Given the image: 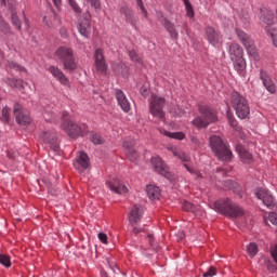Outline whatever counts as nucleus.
<instances>
[{
  "label": "nucleus",
  "mask_w": 277,
  "mask_h": 277,
  "mask_svg": "<svg viewBox=\"0 0 277 277\" xmlns=\"http://www.w3.org/2000/svg\"><path fill=\"white\" fill-rule=\"evenodd\" d=\"M94 64L100 75H107V63L105 62V55L102 49L95 50Z\"/></svg>",
  "instance_id": "obj_16"
},
{
  "label": "nucleus",
  "mask_w": 277,
  "mask_h": 277,
  "mask_svg": "<svg viewBox=\"0 0 277 277\" xmlns=\"http://www.w3.org/2000/svg\"><path fill=\"white\" fill-rule=\"evenodd\" d=\"M269 252H271V256H272L273 261L277 265V243L271 246Z\"/></svg>",
  "instance_id": "obj_48"
},
{
  "label": "nucleus",
  "mask_w": 277,
  "mask_h": 277,
  "mask_svg": "<svg viewBox=\"0 0 277 277\" xmlns=\"http://www.w3.org/2000/svg\"><path fill=\"white\" fill-rule=\"evenodd\" d=\"M269 222H272L275 226H277V213L276 212H272L269 215Z\"/></svg>",
  "instance_id": "obj_53"
},
{
  "label": "nucleus",
  "mask_w": 277,
  "mask_h": 277,
  "mask_svg": "<svg viewBox=\"0 0 277 277\" xmlns=\"http://www.w3.org/2000/svg\"><path fill=\"white\" fill-rule=\"evenodd\" d=\"M97 237L102 243H107V234L100 233Z\"/></svg>",
  "instance_id": "obj_54"
},
{
  "label": "nucleus",
  "mask_w": 277,
  "mask_h": 277,
  "mask_svg": "<svg viewBox=\"0 0 277 277\" xmlns=\"http://www.w3.org/2000/svg\"><path fill=\"white\" fill-rule=\"evenodd\" d=\"M24 81L22 79H10L9 80V85H11V88H17L18 90H21V88H23Z\"/></svg>",
  "instance_id": "obj_46"
},
{
  "label": "nucleus",
  "mask_w": 277,
  "mask_h": 277,
  "mask_svg": "<svg viewBox=\"0 0 277 277\" xmlns=\"http://www.w3.org/2000/svg\"><path fill=\"white\" fill-rule=\"evenodd\" d=\"M13 114L17 124H31V117L23 111V106L18 102L14 104Z\"/></svg>",
  "instance_id": "obj_15"
},
{
  "label": "nucleus",
  "mask_w": 277,
  "mask_h": 277,
  "mask_svg": "<svg viewBox=\"0 0 277 277\" xmlns=\"http://www.w3.org/2000/svg\"><path fill=\"white\" fill-rule=\"evenodd\" d=\"M196 175H197V176H200V173L196 172Z\"/></svg>",
  "instance_id": "obj_60"
},
{
  "label": "nucleus",
  "mask_w": 277,
  "mask_h": 277,
  "mask_svg": "<svg viewBox=\"0 0 277 277\" xmlns=\"http://www.w3.org/2000/svg\"><path fill=\"white\" fill-rule=\"evenodd\" d=\"M247 252L249 254V256H251V259H254V256H256V254H259V246L256 245V242H251L247 246Z\"/></svg>",
  "instance_id": "obj_33"
},
{
  "label": "nucleus",
  "mask_w": 277,
  "mask_h": 277,
  "mask_svg": "<svg viewBox=\"0 0 277 277\" xmlns=\"http://www.w3.org/2000/svg\"><path fill=\"white\" fill-rule=\"evenodd\" d=\"M0 120L2 122H10V107L5 106L2 108Z\"/></svg>",
  "instance_id": "obj_40"
},
{
  "label": "nucleus",
  "mask_w": 277,
  "mask_h": 277,
  "mask_svg": "<svg viewBox=\"0 0 277 277\" xmlns=\"http://www.w3.org/2000/svg\"><path fill=\"white\" fill-rule=\"evenodd\" d=\"M184 168H186L187 172H190V174H194V170L187 166V163H184Z\"/></svg>",
  "instance_id": "obj_58"
},
{
  "label": "nucleus",
  "mask_w": 277,
  "mask_h": 277,
  "mask_svg": "<svg viewBox=\"0 0 277 277\" xmlns=\"http://www.w3.org/2000/svg\"><path fill=\"white\" fill-rule=\"evenodd\" d=\"M146 192L150 200H159V196H161V189L158 186L147 185Z\"/></svg>",
  "instance_id": "obj_29"
},
{
  "label": "nucleus",
  "mask_w": 277,
  "mask_h": 277,
  "mask_svg": "<svg viewBox=\"0 0 277 277\" xmlns=\"http://www.w3.org/2000/svg\"><path fill=\"white\" fill-rule=\"evenodd\" d=\"M172 153L174 157H177V159H181L184 163H187L189 161V155L185 154V151H181L177 148H172Z\"/></svg>",
  "instance_id": "obj_32"
},
{
  "label": "nucleus",
  "mask_w": 277,
  "mask_h": 277,
  "mask_svg": "<svg viewBox=\"0 0 277 277\" xmlns=\"http://www.w3.org/2000/svg\"><path fill=\"white\" fill-rule=\"evenodd\" d=\"M200 116H197L192 121L193 127L197 129H207L212 122H217V113L209 105H198Z\"/></svg>",
  "instance_id": "obj_3"
},
{
  "label": "nucleus",
  "mask_w": 277,
  "mask_h": 277,
  "mask_svg": "<svg viewBox=\"0 0 277 277\" xmlns=\"http://www.w3.org/2000/svg\"><path fill=\"white\" fill-rule=\"evenodd\" d=\"M227 119L228 124L233 127L235 131H241V128L239 127V123L237 122V119H235V116H233V114L227 113Z\"/></svg>",
  "instance_id": "obj_34"
},
{
  "label": "nucleus",
  "mask_w": 277,
  "mask_h": 277,
  "mask_svg": "<svg viewBox=\"0 0 277 277\" xmlns=\"http://www.w3.org/2000/svg\"><path fill=\"white\" fill-rule=\"evenodd\" d=\"M67 2L72 12H75L77 15L81 14L82 10L81 6H79V3H77V0H67Z\"/></svg>",
  "instance_id": "obj_39"
},
{
  "label": "nucleus",
  "mask_w": 277,
  "mask_h": 277,
  "mask_svg": "<svg viewBox=\"0 0 277 277\" xmlns=\"http://www.w3.org/2000/svg\"><path fill=\"white\" fill-rule=\"evenodd\" d=\"M128 55H129L131 62H135V63L142 62V57H140V54H137V52L135 50H130L128 52Z\"/></svg>",
  "instance_id": "obj_45"
},
{
  "label": "nucleus",
  "mask_w": 277,
  "mask_h": 277,
  "mask_svg": "<svg viewBox=\"0 0 277 277\" xmlns=\"http://www.w3.org/2000/svg\"><path fill=\"white\" fill-rule=\"evenodd\" d=\"M182 209L183 211H188L190 213H194V215H202V208L189 201H184L182 205Z\"/></svg>",
  "instance_id": "obj_28"
},
{
  "label": "nucleus",
  "mask_w": 277,
  "mask_h": 277,
  "mask_svg": "<svg viewBox=\"0 0 277 277\" xmlns=\"http://www.w3.org/2000/svg\"><path fill=\"white\" fill-rule=\"evenodd\" d=\"M183 3L185 5L186 16H188V18H194L195 13H194V6L192 5V2H189V0H183Z\"/></svg>",
  "instance_id": "obj_35"
},
{
  "label": "nucleus",
  "mask_w": 277,
  "mask_h": 277,
  "mask_svg": "<svg viewBox=\"0 0 277 277\" xmlns=\"http://www.w3.org/2000/svg\"><path fill=\"white\" fill-rule=\"evenodd\" d=\"M77 29L83 38H90V34H92V15L90 11H85L82 14V17L78 21Z\"/></svg>",
  "instance_id": "obj_11"
},
{
  "label": "nucleus",
  "mask_w": 277,
  "mask_h": 277,
  "mask_svg": "<svg viewBox=\"0 0 277 277\" xmlns=\"http://www.w3.org/2000/svg\"><path fill=\"white\" fill-rule=\"evenodd\" d=\"M115 97L122 111L129 114V111H131V103L127 98V94H124V91L120 89H115Z\"/></svg>",
  "instance_id": "obj_17"
},
{
  "label": "nucleus",
  "mask_w": 277,
  "mask_h": 277,
  "mask_svg": "<svg viewBox=\"0 0 277 277\" xmlns=\"http://www.w3.org/2000/svg\"><path fill=\"white\" fill-rule=\"evenodd\" d=\"M0 31L2 34H10V24L3 19V17L0 16Z\"/></svg>",
  "instance_id": "obj_42"
},
{
  "label": "nucleus",
  "mask_w": 277,
  "mask_h": 277,
  "mask_svg": "<svg viewBox=\"0 0 277 277\" xmlns=\"http://www.w3.org/2000/svg\"><path fill=\"white\" fill-rule=\"evenodd\" d=\"M53 3L57 10H60V8H62V0H53Z\"/></svg>",
  "instance_id": "obj_57"
},
{
  "label": "nucleus",
  "mask_w": 277,
  "mask_h": 277,
  "mask_svg": "<svg viewBox=\"0 0 277 277\" xmlns=\"http://www.w3.org/2000/svg\"><path fill=\"white\" fill-rule=\"evenodd\" d=\"M255 196L259 200H262L263 205H265L267 209H271V210L277 209L276 199H274V196H272L269 190L265 188H258L255 190Z\"/></svg>",
  "instance_id": "obj_13"
},
{
  "label": "nucleus",
  "mask_w": 277,
  "mask_h": 277,
  "mask_svg": "<svg viewBox=\"0 0 277 277\" xmlns=\"http://www.w3.org/2000/svg\"><path fill=\"white\" fill-rule=\"evenodd\" d=\"M166 135V137H170L171 140H185V133L183 132H169L167 130L161 131Z\"/></svg>",
  "instance_id": "obj_31"
},
{
  "label": "nucleus",
  "mask_w": 277,
  "mask_h": 277,
  "mask_svg": "<svg viewBox=\"0 0 277 277\" xmlns=\"http://www.w3.org/2000/svg\"><path fill=\"white\" fill-rule=\"evenodd\" d=\"M140 92L144 98L148 97V95L150 94V90L146 85L141 87Z\"/></svg>",
  "instance_id": "obj_50"
},
{
  "label": "nucleus",
  "mask_w": 277,
  "mask_h": 277,
  "mask_svg": "<svg viewBox=\"0 0 277 277\" xmlns=\"http://www.w3.org/2000/svg\"><path fill=\"white\" fill-rule=\"evenodd\" d=\"M230 105L240 120H246L250 116V104L241 93L234 91L230 94Z\"/></svg>",
  "instance_id": "obj_5"
},
{
  "label": "nucleus",
  "mask_w": 277,
  "mask_h": 277,
  "mask_svg": "<svg viewBox=\"0 0 277 277\" xmlns=\"http://www.w3.org/2000/svg\"><path fill=\"white\" fill-rule=\"evenodd\" d=\"M120 14H122L126 18V23L131 24L133 27H137V17L133 15V11L129 9L127 5H122L119 10Z\"/></svg>",
  "instance_id": "obj_23"
},
{
  "label": "nucleus",
  "mask_w": 277,
  "mask_h": 277,
  "mask_svg": "<svg viewBox=\"0 0 277 277\" xmlns=\"http://www.w3.org/2000/svg\"><path fill=\"white\" fill-rule=\"evenodd\" d=\"M216 274H217V271L215 269V267L210 266L209 269L203 273V277H213Z\"/></svg>",
  "instance_id": "obj_49"
},
{
  "label": "nucleus",
  "mask_w": 277,
  "mask_h": 277,
  "mask_svg": "<svg viewBox=\"0 0 277 277\" xmlns=\"http://www.w3.org/2000/svg\"><path fill=\"white\" fill-rule=\"evenodd\" d=\"M260 79L269 94H276V84L274 83V80H272L269 75H267L263 69L260 71Z\"/></svg>",
  "instance_id": "obj_21"
},
{
  "label": "nucleus",
  "mask_w": 277,
  "mask_h": 277,
  "mask_svg": "<svg viewBox=\"0 0 277 277\" xmlns=\"http://www.w3.org/2000/svg\"><path fill=\"white\" fill-rule=\"evenodd\" d=\"M206 39L212 47H220L222 44V32L219 28L208 26L205 29Z\"/></svg>",
  "instance_id": "obj_14"
},
{
  "label": "nucleus",
  "mask_w": 277,
  "mask_h": 277,
  "mask_svg": "<svg viewBox=\"0 0 277 277\" xmlns=\"http://www.w3.org/2000/svg\"><path fill=\"white\" fill-rule=\"evenodd\" d=\"M209 146L219 161H225V163H230V161H233V150H230V145L224 143V140L220 136H210Z\"/></svg>",
  "instance_id": "obj_1"
},
{
  "label": "nucleus",
  "mask_w": 277,
  "mask_h": 277,
  "mask_svg": "<svg viewBox=\"0 0 277 277\" xmlns=\"http://www.w3.org/2000/svg\"><path fill=\"white\" fill-rule=\"evenodd\" d=\"M190 141H192L193 144H196V146H200V141L198 140V137L192 136Z\"/></svg>",
  "instance_id": "obj_56"
},
{
  "label": "nucleus",
  "mask_w": 277,
  "mask_h": 277,
  "mask_svg": "<svg viewBox=\"0 0 277 277\" xmlns=\"http://www.w3.org/2000/svg\"><path fill=\"white\" fill-rule=\"evenodd\" d=\"M11 21H12V25H14V27H16V29H18V31H21V29H23V24L21 23L18 15H16L14 11H12V13H11Z\"/></svg>",
  "instance_id": "obj_36"
},
{
  "label": "nucleus",
  "mask_w": 277,
  "mask_h": 277,
  "mask_svg": "<svg viewBox=\"0 0 277 277\" xmlns=\"http://www.w3.org/2000/svg\"><path fill=\"white\" fill-rule=\"evenodd\" d=\"M136 4L140 6V10L143 12L144 16H148L146 8H144V2L142 0H136Z\"/></svg>",
  "instance_id": "obj_51"
},
{
  "label": "nucleus",
  "mask_w": 277,
  "mask_h": 277,
  "mask_svg": "<svg viewBox=\"0 0 277 277\" xmlns=\"http://www.w3.org/2000/svg\"><path fill=\"white\" fill-rule=\"evenodd\" d=\"M92 8L95 10L101 9V0H88Z\"/></svg>",
  "instance_id": "obj_52"
},
{
  "label": "nucleus",
  "mask_w": 277,
  "mask_h": 277,
  "mask_svg": "<svg viewBox=\"0 0 277 277\" xmlns=\"http://www.w3.org/2000/svg\"><path fill=\"white\" fill-rule=\"evenodd\" d=\"M54 58L62 64L65 70L70 72L77 70V61L75 60V51L72 48L61 45L54 52Z\"/></svg>",
  "instance_id": "obj_2"
},
{
  "label": "nucleus",
  "mask_w": 277,
  "mask_h": 277,
  "mask_svg": "<svg viewBox=\"0 0 277 277\" xmlns=\"http://www.w3.org/2000/svg\"><path fill=\"white\" fill-rule=\"evenodd\" d=\"M150 248H153V250H155V252H159V247L157 243H155V236L153 234H148L146 237Z\"/></svg>",
  "instance_id": "obj_44"
},
{
  "label": "nucleus",
  "mask_w": 277,
  "mask_h": 277,
  "mask_svg": "<svg viewBox=\"0 0 277 277\" xmlns=\"http://www.w3.org/2000/svg\"><path fill=\"white\" fill-rule=\"evenodd\" d=\"M236 153H238L242 163H252V154L243 147L241 144L236 145Z\"/></svg>",
  "instance_id": "obj_25"
},
{
  "label": "nucleus",
  "mask_w": 277,
  "mask_h": 277,
  "mask_svg": "<svg viewBox=\"0 0 277 277\" xmlns=\"http://www.w3.org/2000/svg\"><path fill=\"white\" fill-rule=\"evenodd\" d=\"M163 107H166L164 97L157 94H153L149 97V111L154 118H157L158 120H166V111H163Z\"/></svg>",
  "instance_id": "obj_7"
},
{
  "label": "nucleus",
  "mask_w": 277,
  "mask_h": 277,
  "mask_svg": "<svg viewBox=\"0 0 277 277\" xmlns=\"http://www.w3.org/2000/svg\"><path fill=\"white\" fill-rule=\"evenodd\" d=\"M235 31L238 40L245 47L249 55H256V45L254 44V40L250 38V35L240 28H236Z\"/></svg>",
  "instance_id": "obj_12"
},
{
  "label": "nucleus",
  "mask_w": 277,
  "mask_h": 277,
  "mask_svg": "<svg viewBox=\"0 0 277 277\" xmlns=\"http://www.w3.org/2000/svg\"><path fill=\"white\" fill-rule=\"evenodd\" d=\"M151 163L154 166L155 171L158 172V174H161V176H166L167 179L170 176L168 166H166V162H163L161 157H151Z\"/></svg>",
  "instance_id": "obj_19"
},
{
  "label": "nucleus",
  "mask_w": 277,
  "mask_h": 277,
  "mask_svg": "<svg viewBox=\"0 0 277 277\" xmlns=\"http://www.w3.org/2000/svg\"><path fill=\"white\" fill-rule=\"evenodd\" d=\"M90 141L92 144H103V136L96 132H91L90 134Z\"/></svg>",
  "instance_id": "obj_41"
},
{
  "label": "nucleus",
  "mask_w": 277,
  "mask_h": 277,
  "mask_svg": "<svg viewBox=\"0 0 277 277\" xmlns=\"http://www.w3.org/2000/svg\"><path fill=\"white\" fill-rule=\"evenodd\" d=\"M51 137H55V134H53L52 132H42L40 134V140H42L44 144H48L49 142H51Z\"/></svg>",
  "instance_id": "obj_47"
},
{
  "label": "nucleus",
  "mask_w": 277,
  "mask_h": 277,
  "mask_svg": "<svg viewBox=\"0 0 277 277\" xmlns=\"http://www.w3.org/2000/svg\"><path fill=\"white\" fill-rule=\"evenodd\" d=\"M49 72L52 74V76L55 78L56 81H60L62 85H70V81L68 80V77L60 69V67L52 65L49 67Z\"/></svg>",
  "instance_id": "obj_20"
},
{
  "label": "nucleus",
  "mask_w": 277,
  "mask_h": 277,
  "mask_svg": "<svg viewBox=\"0 0 277 277\" xmlns=\"http://www.w3.org/2000/svg\"><path fill=\"white\" fill-rule=\"evenodd\" d=\"M67 116L68 111H64V120L61 129H63V131H65V133H67V135L71 137V140H77V137H81L83 135V129L79 127V124L68 120V118H66Z\"/></svg>",
  "instance_id": "obj_9"
},
{
  "label": "nucleus",
  "mask_w": 277,
  "mask_h": 277,
  "mask_svg": "<svg viewBox=\"0 0 277 277\" xmlns=\"http://www.w3.org/2000/svg\"><path fill=\"white\" fill-rule=\"evenodd\" d=\"M169 111L172 116H177L179 118H181V116H185V109L181 108L179 105L171 107Z\"/></svg>",
  "instance_id": "obj_37"
},
{
  "label": "nucleus",
  "mask_w": 277,
  "mask_h": 277,
  "mask_svg": "<svg viewBox=\"0 0 277 277\" xmlns=\"http://www.w3.org/2000/svg\"><path fill=\"white\" fill-rule=\"evenodd\" d=\"M9 68H13V70H21V66L14 62H9Z\"/></svg>",
  "instance_id": "obj_55"
},
{
  "label": "nucleus",
  "mask_w": 277,
  "mask_h": 277,
  "mask_svg": "<svg viewBox=\"0 0 277 277\" xmlns=\"http://www.w3.org/2000/svg\"><path fill=\"white\" fill-rule=\"evenodd\" d=\"M214 209L227 217H241L243 215V208L228 198L215 201Z\"/></svg>",
  "instance_id": "obj_4"
},
{
  "label": "nucleus",
  "mask_w": 277,
  "mask_h": 277,
  "mask_svg": "<svg viewBox=\"0 0 277 277\" xmlns=\"http://www.w3.org/2000/svg\"><path fill=\"white\" fill-rule=\"evenodd\" d=\"M8 157H9V159H14L16 157V155H14V154L9 151L8 153Z\"/></svg>",
  "instance_id": "obj_59"
},
{
  "label": "nucleus",
  "mask_w": 277,
  "mask_h": 277,
  "mask_svg": "<svg viewBox=\"0 0 277 277\" xmlns=\"http://www.w3.org/2000/svg\"><path fill=\"white\" fill-rule=\"evenodd\" d=\"M79 172H83V170H88L90 168V158L88 157V154L80 151L79 157L77 159Z\"/></svg>",
  "instance_id": "obj_27"
},
{
  "label": "nucleus",
  "mask_w": 277,
  "mask_h": 277,
  "mask_svg": "<svg viewBox=\"0 0 277 277\" xmlns=\"http://www.w3.org/2000/svg\"><path fill=\"white\" fill-rule=\"evenodd\" d=\"M261 21L265 23V31L266 34H268V36H271L273 44H275V47L277 48V29L276 27H272V25H274V12L268 9L262 10Z\"/></svg>",
  "instance_id": "obj_10"
},
{
  "label": "nucleus",
  "mask_w": 277,
  "mask_h": 277,
  "mask_svg": "<svg viewBox=\"0 0 277 277\" xmlns=\"http://www.w3.org/2000/svg\"><path fill=\"white\" fill-rule=\"evenodd\" d=\"M162 25L168 34H170V38H172V40H179V31L172 22H170L168 18H164Z\"/></svg>",
  "instance_id": "obj_26"
},
{
  "label": "nucleus",
  "mask_w": 277,
  "mask_h": 277,
  "mask_svg": "<svg viewBox=\"0 0 277 277\" xmlns=\"http://www.w3.org/2000/svg\"><path fill=\"white\" fill-rule=\"evenodd\" d=\"M229 60L233 62L235 60H240L243 57V48L239 45L237 42H233L228 48Z\"/></svg>",
  "instance_id": "obj_22"
},
{
  "label": "nucleus",
  "mask_w": 277,
  "mask_h": 277,
  "mask_svg": "<svg viewBox=\"0 0 277 277\" xmlns=\"http://www.w3.org/2000/svg\"><path fill=\"white\" fill-rule=\"evenodd\" d=\"M142 215H144V209L140 205H134L128 216L129 223L132 226L133 235H140V233H144V228L137 227V224L142 222Z\"/></svg>",
  "instance_id": "obj_8"
},
{
  "label": "nucleus",
  "mask_w": 277,
  "mask_h": 277,
  "mask_svg": "<svg viewBox=\"0 0 277 277\" xmlns=\"http://www.w3.org/2000/svg\"><path fill=\"white\" fill-rule=\"evenodd\" d=\"M106 185L109 188V190L114 192L115 194H127V192H129V188L120 184V181L118 180L107 181Z\"/></svg>",
  "instance_id": "obj_24"
},
{
  "label": "nucleus",
  "mask_w": 277,
  "mask_h": 277,
  "mask_svg": "<svg viewBox=\"0 0 277 277\" xmlns=\"http://www.w3.org/2000/svg\"><path fill=\"white\" fill-rule=\"evenodd\" d=\"M234 68L235 70H237V72H243V70H246V58H243V56L241 58H236L234 61Z\"/></svg>",
  "instance_id": "obj_30"
},
{
  "label": "nucleus",
  "mask_w": 277,
  "mask_h": 277,
  "mask_svg": "<svg viewBox=\"0 0 277 277\" xmlns=\"http://www.w3.org/2000/svg\"><path fill=\"white\" fill-rule=\"evenodd\" d=\"M48 144H49L50 148H52V150H54V153L60 151V143L57 142L56 136H52L51 142H49Z\"/></svg>",
  "instance_id": "obj_43"
},
{
  "label": "nucleus",
  "mask_w": 277,
  "mask_h": 277,
  "mask_svg": "<svg viewBox=\"0 0 277 277\" xmlns=\"http://www.w3.org/2000/svg\"><path fill=\"white\" fill-rule=\"evenodd\" d=\"M135 146V141L133 140H126L123 142V148H126V155L129 159V161L135 162L140 158V154L134 148Z\"/></svg>",
  "instance_id": "obj_18"
},
{
  "label": "nucleus",
  "mask_w": 277,
  "mask_h": 277,
  "mask_svg": "<svg viewBox=\"0 0 277 277\" xmlns=\"http://www.w3.org/2000/svg\"><path fill=\"white\" fill-rule=\"evenodd\" d=\"M0 264L3 267H12V260L8 254L0 253Z\"/></svg>",
  "instance_id": "obj_38"
},
{
  "label": "nucleus",
  "mask_w": 277,
  "mask_h": 277,
  "mask_svg": "<svg viewBox=\"0 0 277 277\" xmlns=\"http://www.w3.org/2000/svg\"><path fill=\"white\" fill-rule=\"evenodd\" d=\"M230 105L240 120H246L250 116V104L241 93L234 91L230 94Z\"/></svg>",
  "instance_id": "obj_6"
}]
</instances>
